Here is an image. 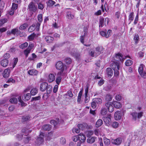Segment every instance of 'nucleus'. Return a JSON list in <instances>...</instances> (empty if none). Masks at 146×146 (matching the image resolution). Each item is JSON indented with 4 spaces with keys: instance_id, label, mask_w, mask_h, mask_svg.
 I'll list each match as a JSON object with an SVG mask.
<instances>
[{
    "instance_id": "nucleus-39",
    "label": "nucleus",
    "mask_w": 146,
    "mask_h": 146,
    "mask_svg": "<svg viewBox=\"0 0 146 146\" xmlns=\"http://www.w3.org/2000/svg\"><path fill=\"white\" fill-rule=\"evenodd\" d=\"M104 19L103 18H101L99 21V27H102L104 25Z\"/></svg>"
},
{
    "instance_id": "nucleus-13",
    "label": "nucleus",
    "mask_w": 146,
    "mask_h": 146,
    "mask_svg": "<svg viewBox=\"0 0 146 146\" xmlns=\"http://www.w3.org/2000/svg\"><path fill=\"white\" fill-rule=\"evenodd\" d=\"M10 70L9 69H5L3 71V77L5 78L8 77L9 75Z\"/></svg>"
},
{
    "instance_id": "nucleus-53",
    "label": "nucleus",
    "mask_w": 146,
    "mask_h": 146,
    "mask_svg": "<svg viewBox=\"0 0 146 146\" xmlns=\"http://www.w3.org/2000/svg\"><path fill=\"white\" fill-rule=\"evenodd\" d=\"M59 76H58L57 78L56 79V83L58 84H59L60 82V81L61 80L62 78L61 77V76H60L61 75H59Z\"/></svg>"
},
{
    "instance_id": "nucleus-56",
    "label": "nucleus",
    "mask_w": 146,
    "mask_h": 146,
    "mask_svg": "<svg viewBox=\"0 0 146 146\" xmlns=\"http://www.w3.org/2000/svg\"><path fill=\"white\" fill-rule=\"evenodd\" d=\"M7 21L6 19H4L0 20V27L2 26L4 23H6Z\"/></svg>"
},
{
    "instance_id": "nucleus-52",
    "label": "nucleus",
    "mask_w": 146,
    "mask_h": 146,
    "mask_svg": "<svg viewBox=\"0 0 146 146\" xmlns=\"http://www.w3.org/2000/svg\"><path fill=\"white\" fill-rule=\"evenodd\" d=\"M107 113V111L104 108H102V109L101 113L102 115H105Z\"/></svg>"
},
{
    "instance_id": "nucleus-42",
    "label": "nucleus",
    "mask_w": 146,
    "mask_h": 146,
    "mask_svg": "<svg viewBox=\"0 0 146 146\" xmlns=\"http://www.w3.org/2000/svg\"><path fill=\"white\" fill-rule=\"evenodd\" d=\"M82 94V91H80L78 94V97L77 101L78 103H80V102L81 100Z\"/></svg>"
},
{
    "instance_id": "nucleus-54",
    "label": "nucleus",
    "mask_w": 146,
    "mask_h": 146,
    "mask_svg": "<svg viewBox=\"0 0 146 146\" xmlns=\"http://www.w3.org/2000/svg\"><path fill=\"white\" fill-rule=\"evenodd\" d=\"M133 119L135 120L137 118V113L136 112H133L131 113Z\"/></svg>"
},
{
    "instance_id": "nucleus-26",
    "label": "nucleus",
    "mask_w": 146,
    "mask_h": 146,
    "mask_svg": "<svg viewBox=\"0 0 146 146\" xmlns=\"http://www.w3.org/2000/svg\"><path fill=\"white\" fill-rule=\"evenodd\" d=\"M144 66L143 64L140 65L138 68V72L140 74H142L143 72L144 71H143Z\"/></svg>"
},
{
    "instance_id": "nucleus-20",
    "label": "nucleus",
    "mask_w": 146,
    "mask_h": 146,
    "mask_svg": "<svg viewBox=\"0 0 146 146\" xmlns=\"http://www.w3.org/2000/svg\"><path fill=\"white\" fill-rule=\"evenodd\" d=\"M1 65L4 67H6L8 64V61L7 60L5 59L1 62Z\"/></svg>"
},
{
    "instance_id": "nucleus-48",
    "label": "nucleus",
    "mask_w": 146,
    "mask_h": 146,
    "mask_svg": "<svg viewBox=\"0 0 146 146\" xmlns=\"http://www.w3.org/2000/svg\"><path fill=\"white\" fill-rule=\"evenodd\" d=\"M112 126L114 128H117L119 126V123L116 121L113 122L112 123Z\"/></svg>"
},
{
    "instance_id": "nucleus-12",
    "label": "nucleus",
    "mask_w": 146,
    "mask_h": 146,
    "mask_svg": "<svg viewBox=\"0 0 146 146\" xmlns=\"http://www.w3.org/2000/svg\"><path fill=\"white\" fill-rule=\"evenodd\" d=\"M55 79V76L53 74H50L48 76V80L49 82H53Z\"/></svg>"
},
{
    "instance_id": "nucleus-33",
    "label": "nucleus",
    "mask_w": 146,
    "mask_h": 146,
    "mask_svg": "<svg viewBox=\"0 0 146 146\" xmlns=\"http://www.w3.org/2000/svg\"><path fill=\"white\" fill-rule=\"evenodd\" d=\"M37 92L38 90L36 88H34L32 89L30 92L31 94L33 96L35 95L37 93Z\"/></svg>"
},
{
    "instance_id": "nucleus-25",
    "label": "nucleus",
    "mask_w": 146,
    "mask_h": 146,
    "mask_svg": "<svg viewBox=\"0 0 146 146\" xmlns=\"http://www.w3.org/2000/svg\"><path fill=\"white\" fill-rule=\"evenodd\" d=\"M54 135L53 133L52 132H50L48 133L47 135V139L49 140L51 139L54 138Z\"/></svg>"
},
{
    "instance_id": "nucleus-30",
    "label": "nucleus",
    "mask_w": 146,
    "mask_h": 146,
    "mask_svg": "<svg viewBox=\"0 0 146 146\" xmlns=\"http://www.w3.org/2000/svg\"><path fill=\"white\" fill-rule=\"evenodd\" d=\"M17 98L19 102L21 104L22 106H25L27 104L25 103L22 100L21 96H19L17 97Z\"/></svg>"
},
{
    "instance_id": "nucleus-15",
    "label": "nucleus",
    "mask_w": 146,
    "mask_h": 146,
    "mask_svg": "<svg viewBox=\"0 0 146 146\" xmlns=\"http://www.w3.org/2000/svg\"><path fill=\"white\" fill-rule=\"evenodd\" d=\"M16 97H17V96H11V98L9 100V102L12 104H17L18 102V100Z\"/></svg>"
},
{
    "instance_id": "nucleus-31",
    "label": "nucleus",
    "mask_w": 146,
    "mask_h": 146,
    "mask_svg": "<svg viewBox=\"0 0 146 146\" xmlns=\"http://www.w3.org/2000/svg\"><path fill=\"white\" fill-rule=\"evenodd\" d=\"M44 141L43 138H38L36 140V142L37 145H40L42 144Z\"/></svg>"
},
{
    "instance_id": "nucleus-50",
    "label": "nucleus",
    "mask_w": 146,
    "mask_h": 146,
    "mask_svg": "<svg viewBox=\"0 0 146 146\" xmlns=\"http://www.w3.org/2000/svg\"><path fill=\"white\" fill-rule=\"evenodd\" d=\"M30 118V117L28 116H23L22 118V121L23 122L27 121Z\"/></svg>"
},
{
    "instance_id": "nucleus-64",
    "label": "nucleus",
    "mask_w": 146,
    "mask_h": 146,
    "mask_svg": "<svg viewBox=\"0 0 146 146\" xmlns=\"http://www.w3.org/2000/svg\"><path fill=\"white\" fill-rule=\"evenodd\" d=\"M33 47L34 44L32 43H30L27 48L31 50L33 48Z\"/></svg>"
},
{
    "instance_id": "nucleus-45",
    "label": "nucleus",
    "mask_w": 146,
    "mask_h": 146,
    "mask_svg": "<svg viewBox=\"0 0 146 146\" xmlns=\"http://www.w3.org/2000/svg\"><path fill=\"white\" fill-rule=\"evenodd\" d=\"M55 2L52 0H49L47 3V5L49 7L52 6L55 4Z\"/></svg>"
},
{
    "instance_id": "nucleus-34",
    "label": "nucleus",
    "mask_w": 146,
    "mask_h": 146,
    "mask_svg": "<svg viewBox=\"0 0 146 146\" xmlns=\"http://www.w3.org/2000/svg\"><path fill=\"white\" fill-rule=\"evenodd\" d=\"M93 101H94L96 103L100 104L102 102V100L100 98H96L93 99Z\"/></svg>"
},
{
    "instance_id": "nucleus-49",
    "label": "nucleus",
    "mask_w": 146,
    "mask_h": 146,
    "mask_svg": "<svg viewBox=\"0 0 146 146\" xmlns=\"http://www.w3.org/2000/svg\"><path fill=\"white\" fill-rule=\"evenodd\" d=\"M93 133V131L91 130L88 131L86 132V135H87L88 137L92 135Z\"/></svg>"
},
{
    "instance_id": "nucleus-8",
    "label": "nucleus",
    "mask_w": 146,
    "mask_h": 146,
    "mask_svg": "<svg viewBox=\"0 0 146 146\" xmlns=\"http://www.w3.org/2000/svg\"><path fill=\"white\" fill-rule=\"evenodd\" d=\"M110 115L108 116L103 117V119L106 125L107 126H109L111 123V120L110 117Z\"/></svg>"
},
{
    "instance_id": "nucleus-17",
    "label": "nucleus",
    "mask_w": 146,
    "mask_h": 146,
    "mask_svg": "<svg viewBox=\"0 0 146 146\" xmlns=\"http://www.w3.org/2000/svg\"><path fill=\"white\" fill-rule=\"evenodd\" d=\"M112 104L115 108L117 109L120 108L121 106V104L119 102L116 101L113 102Z\"/></svg>"
},
{
    "instance_id": "nucleus-11",
    "label": "nucleus",
    "mask_w": 146,
    "mask_h": 146,
    "mask_svg": "<svg viewBox=\"0 0 146 146\" xmlns=\"http://www.w3.org/2000/svg\"><path fill=\"white\" fill-rule=\"evenodd\" d=\"M121 114L120 111H117L114 114V118L116 120H119L121 119Z\"/></svg>"
},
{
    "instance_id": "nucleus-2",
    "label": "nucleus",
    "mask_w": 146,
    "mask_h": 146,
    "mask_svg": "<svg viewBox=\"0 0 146 146\" xmlns=\"http://www.w3.org/2000/svg\"><path fill=\"white\" fill-rule=\"evenodd\" d=\"M56 69L58 70H61L60 72L58 73L59 75H62L66 68V66L62 62L59 61L57 62L55 65Z\"/></svg>"
},
{
    "instance_id": "nucleus-46",
    "label": "nucleus",
    "mask_w": 146,
    "mask_h": 146,
    "mask_svg": "<svg viewBox=\"0 0 146 146\" xmlns=\"http://www.w3.org/2000/svg\"><path fill=\"white\" fill-rule=\"evenodd\" d=\"M31 50L27 48L24 51V53L26 56V57H27L29 54L30 53Z\"/></svg>"
},
{
    "instance_id": "nucleus-23",
    "label": "nucleus",
    "mask_w": 146,
    "mask_h": 146,
    "mask_svg": "<svg viewBox=\"0 0 146 146\" xmlns=\"http://www.w3.org/2000/svg\"><path fill=\"white\" fill-rule=\"evenodd\" d=\"M53 39V38L50 36H46L45 38V40L47 43H48L52 42Z\"/></svg>"
},
{
    "instance_id": "nucleus-55",
    "label": "nucleus",
    "mask_w": 146,
    "mask_h": 146,
    "mask_svg": "<svg viewBox=\"0 0 146 146\" xmlns=\"http://www.w3.org/2000/svg\"><path fill=\"white\" fill-rule=\"evenodd\" d=\"M138 13L135 17L133 22L134 24L135 25H136L138 21Z\"/></svg>"
},
{
    "instance_id": "nucleus-9",
    "label": "nucleus",
    "mask_w": 146,
    "mask_h": 146,
    "mask_svg": "<svg viewBox=\"0 0 146 146\" xmlns=\"http://www.w3.org/2000/svg\"><path fill=\"white\" fill-rule=\"evenodd\" d=\"M105 106L108 108L109 112H112L113 111L114 108L112 105L111 103L108 102L106 104Z\"/></svg>"
},
{
    "instance_id": "nucleus-27",
    "label": "nucleus",
    "mask_w": 146,
    "mask_h": 146,
    "mask_svg": "<svg viewBox=\"0 0 146 146\" xmlns=\"http://www.w3.org/2000/svg\"><path fill=\"white\" fill-rule=\"evenodd\" d=\"M51 127L49 125L46 124L43 126L42 127V129L43 130L47 131L50 130Z\"/></svg>"
},
{
    "instance_id": "nucleus-14",
    "label": "nucleus",
    "mask_w": 146,
    "mask_h": 146,
    "mask_svg": "<svg viewBox=\"0 0 146 146\" xmlns=\"http://www.w3.org/2000/svg\"><path fill=\"white\" fill-rule=\"evenodd\" d=\"M106 73L108 77H111L113 74V71L112 69L110 68H107L106 70Z\"/></svg>"
},
{
    "instance_id": "nucleus-32",
    "label": "nucleus",
    "mask_w": 146,
    "mask_h": 146,
    "mask_svg": "<svg viewBox=\"0 0 146 146\" xmlns=\"http://www.w3.org/2000/svg\"><path fill=\"white\" fill-rule=\"evenodd\" d=\"M134 13L133 12L130 13L128 16L129 20L130 21V22L132 21L134 18Z\"/></svg>"
},
{
    "instance_id": "nucleus-18",
    "label": "nucleus",
    "mask_w": 146,
    "mask_h": 146,
    "mask_svg": "<svg viewBox=\"0 0 146 146\" xmlns=\"http://www.w3.org/2000/svg\"><path fill=\"white\" fill-rule=\"evenodd\" d=\"M89 54L92 57H96L97 56L99 55V54H97V52L96 51V49L94 50H91L89 52Z\"/></svg>"
},
{
    "instance_id": "nucleus-5",
    "label": "nucleus",
    "mask_w": 146,
    "mask_h": 146,
    "mask_svg": "<svg viewBox=\"0 0 146 146\" xmlns=\"http://www.w3.org/2000/svg\"><path fill=\"white\" fill-rule=\"evenodd\" d=\"M114 58L115 61L117 62L121 61L122 62H123L124 60V58H123V55L119 53L116 54Z\"/></svg>"
},
{
    "instance_id": "nucleus-60",
    "label": "nucleus",
    "mask_w": 146,
    "mask_h": 146,
    "mask_svg": "<svg viewBox=\"0 0 146 146\" xmlns=\"http://www.w3.org/2000/svg\"><path fill=\"white\" fill-rule=\"evenodd\" d=\"M18 7V5L17 4H15L14 3H12V7L11 9H13L14 10H15L17 9Z\"/></svg>"
},
{
    "instance_id": "nucleus-44",
    "label": "nucleus",
    "mask_w": 146,
    "mask_h": 146,
    "mask_svg": "<svg viewBox=\"0 0 146 146\" xmlns=\"http://www.w3.org/2000/svg\"><path fill=\"white\" fill-rule=\"evenodd\" d=\"M104 143L106 145H109L110 143V141L109 139H108L106 138H104Z\"/></svg>"
},
{
    "instance_id": "nucleus-37",
    "label": "nucleus",
    "mask_w": 146,
    "mask_h": 146,
    "mask_svg": "<svg viewBox=\"0 0 146 146\" xmlns=\"http://www.w3.org/2000/svg\"><path fill=\"white\" fill-rule=\"evenodd\" d=\"M113 97L110 94H107L105 97L106 100L109 102L111 100Z\"/></svg>"
},
{
    "instance_id": "nucleus-63",
    "label": "nucleus",
    "mask_w": 146,
    "mask_h": 146,
    "mask_svg": "<svg viewBox=\"0 0 146 146\" xmlns=\"http://www.w3.org/2000/svg\"><path fill=\"white\" fill-rule=\"evenodd\" d=\"M73 15H71L69 12H68L67 13V17L69 19H71L72 18Z\"/></svg>"
},
{
    "instance_id": "nucleus-47",
    "label": "nucleus",
    "mask_w": 146,
    "mask_h": 146,
    "mask_svg": "<svg viewBox=\"0 0 146 146\" xmlns=\"http://www.w3.org/2000/svg\"><path fill=\"white\" fill-rule=\"evenodd\" d=\"M64 61L66 64H69L71 63L72 60L70 58H67L64 59Z\"/></svg>"
},
{
    "instance_id": "nucleus-4",
    "label": "nucleus",
    "mask_w": 146,
    "mask_h": 146,
    "mask_svg": "<svg viewBox=\"0 0 146 146\" xmlns=\"http://www.w3.org/2000/svg\"><path fill=\"white\" fill-rule=\"evenodd\" d=\"M112 31L110 30H108L107 33L106 30L105 31H102L100 32V34L103 36L105 37L106 38L109 37L112 34Z\"/></svg>"
},
{
    "instance_id": "nucleus-41",
    "label": "nucleus",
    "mask_w": 146,
    "mask_h": 146,
    "mask_svg": "<svg viewBox=\"0 0 146 146\" xmlns=\"http://www.w3.org/2000/svg\"><path fill=\"white\" fill-rule=\"evenodd\" d=\"M86 123H83V124H78L77 126L80 129H83L84 127L86 126Z\"/></svg>"
},
{
    "instance_id": "nucleus-6",
    "label": "nucleus",
    "mask_w": 146,
    "mask_h": 146,
    "mask_svg": "<svg viewBox=\"0 0 146 146\" xmlns=\"http://www.w3.org/2000/svg\"><path fill=\"white\" fill-rule=\"evenodd\" d=\"M89 88V85L87 84L86 85V87L85 90L84 102L85 103H87L89 101V98L88 96V89Z\"/></svg>"
},
{
    "instance_id": "nucleus-1",
    "label": "nucleus",
    "mask_w": 146,
    "mask_h": 146,
    "mask_svg": "<svg viewBox=\"0 0 146 146\" xmlns=\"http://www.w3.org/2000/svg\"><path fill=\"white\" fill-rule=\"evenodd\" d=\"M110 66L114 71V75L115 76H118L119 74V70L122 67V65L119 62L117 61L112 62Z\"/></svg>"
},
{
    "instance_id": "nucleus-24",
    "label": "nucleus",
    "mask_w": 146,
    "mask_h": 146,
    "mask_svg": "<svg viewBox=\"0 0 146 146\" xmlns=\"http://www.w3.org/2000/svg\"><path fill=\"white\" fill-rule=\"evenodd\" d=\"M39 35V34H35L34 33H33L32 35L29 36H28V38L29 40H33L35 37H37Z\"/></svg>"
},
{
    "instance_id": "nucleus-59",
    "label": "nucleus",
    "mask_w": 146,
    "mask_h": 146,
    "mask_svg": "<svg viewBox=\"0 0 146 146\" xmlns=\"http://www.w3.org/2000/svg\"><path fill=\"white\" fill-rule=\"evenodd\" d=\"M85 35H84L82 36H81L80 38V41L83 44H84V40H85V41H86V38H85Z\"/></svg>"
},
{
    "instance_id": "nucleus-10",
    "label": "nucleus",
    "mask_w": 146,
    "mask_h": 146,
    "mask_svg": "<svg viewBox=\"0 0 146 146\" xmlns=\"http://www.w3.org/2000/svg\"><path fill=\"white\" fill-rule=\"evenodd\" d=\"M48 84L46 82H43L40 86V90L42 92L44 91L46 89Z\"/></svg>"
},
{
    "instance_id": "nucleus-7",
    "label": "nucleus",
    "mask_w": 146,
    "mask_h": 146,
    "mask_svg": "<svg viewBox=\"0 0 146 146\" xmlns=\"http://www.w3.org/2000/svg\"><path fill=\"white\" fill-rule=\"evenodd\" d=\"M122 141V139L121 138H118L116 139H112L111 140V143L116 145H120Z\"/></svg>"
},
{
    "instance_id": "nucleus-16",
    "label": "nucleus",
    "mask_w": 146,
    "mask_h": 146,
    "mask_svg": "<svg viewBox=\"0 0 146 146\" xmlns=\"http://www.w3.org/2000/svg\"><path fill=\"white\" fill-rule=\"evenodd\" d=\"M31 95L30 93L24 94L23 96V100L25 101H28L30 99Z\"/></svg>"
},
{
    "instance_id": "nucleus-62",
    "label": "nucleus",
    "mask_w": 146,
    "mask_h": 146,
    "mask_svg": "<svg viewBox=\"0 0 146 146\" xmlns=\"http://www.w3.org/2000/svg\"><path fill=\"white\" fill-rule=\"evenodd\" d=\"M38 8L39 9H40L41 10H42L44 8V6L41 3H39L38 4Z\"/></svg>"
},
{
    "instance_id": "nucleus-51",
    "label": "nucleus",
    "mask_w": 146,
    "mask_h": 146,
    "mask_svg": "<svg viewBox=\"0 0 146 146\" xmlns=\"http://www.w3.org/2000/svg\"><path fill=\"white\" fill-rule=\"evenodd\" d=\"M35 25H32L30 26L28 29V31L30 32H32L35 29Z\"/></svg>"
},
{
    "instance_id": "nucleus-38",
    "label": "nucleus",
    "mask_w": 146,
    "mask_h": 146,
    "mask_svg": "<svg viewBox=\"0 0 146 146\" xmlns=\"http://www.w3.org/2000/svg\"><path fill=\"white\" fill-rule=\"evenodd\" d=\"M28 45V44L27 42H25L19 45V47L22 49H23L27 47Z\"/></svg>"
},
{
    "instance_id": "nucleus-19",
    "label": "nucleus",
    "mask_w": 146,
    "mask_h": 146,
    "mask_svg": "<svg viewBox=\"0 0 146 146\" xmlns=\"http://www.w3.org/2000/svg\"><path fill=\"white\" fill-rule=\"evenodd\" d=\"M28 73L31 75H36L38 74V71L35 69L29 70Z\"/></svg>"
},
{
    "instance_id": "nucleus-61",
    "label": "nucleus",
    "mask_w": 146,
    "mask_h": 146,
    "mask_svg": "<svg viewBox=\"0 0 146 146\" xmlns=\"http://www.w3.org/2000/svg\"><path fill=\"white\" fill-rule=\"evenodd\" d=\"M19 31L17 29H15L11 30V32L12 34L15 35L16 32L18 33H19Z\"/></svg>"
},
{
    "instance_id": "nucleus-40",
    "label": "nucleus",
    "mask_w": 146,
    "mask_h": 146,
    "mask_svg": "<svg viewBox=\"0 0 146 146\" xmlns=\"http://www.w3.org/2000/svg\"><path fill=\"white\" fill-rule=\"evenodd\" d=\"M52 88L51 85H48L46 89V92L48 94H49L52 91Z\"/></svg>"
},
{
    "instance_id": "nucleus-35",
    "label": "nucleus",
    "mask_w": 146,
    "mask_h": 146,
    "mask_svg": "<svg viewBox=\"0 0 146 146\" xmlns=\"http://www.w3.org/2000/svg\"><path fill=\"white\" fill-rule=\"evenodd\" d=\"M28 26V24L27 23H25L20 26L19 29L21 30H23L25 29Z\"/></svg>"
},
{
    "instance_id": "nucleus-22",
    "label": "nucleus",
    "mask_w": 146,
    "mask_h": 146,
    "mask_svg": "<svg viewBox=\"0 0 146 146\" xmlns=\"http://www.w3.org/2000/svg\"><path fill=\"white\" fill-rule=\"evenodd\" d=\"M79 140L81 141V142H84L86 139V137L85 135L82 133H80L79 134Z\"/></svg>"
},
{
    "instance_id": "nucleus-57",
    "label": "nucleus",
    "mask_w": 146,
    "mask_h": 146,
    "mask_svg": "<svg viewBox=\"0 0 146 146\" xmlns=\"http://www.w3.org/2000/svg\"><path fill=\"white\" fill-rule=\"evenodd\" d=\"M139 39V36L138 35H135L134 37V39L135 40V43H137Z\"/></svg>"
},
{
    "instance_id": "nucleus-21",
    "label": "nucleus",
    "mask_w": 146,
    "mask_h": 146,
    "mask_svg": "<svg viewBox=\"0 0 146 146\" xmlns=\"http://www.w3.org/2000/svg\"><path fill=\"white\" fill-rule=\"evenodd\" d=\"M95 141V138L93 137H90L87 140L88 143H94Z\"/></svg>"
},
{
    "instance_id": "nucleus-36",
    "label": "nucleus",
    "mask_w": 146,
    "mask_h": 146,
    "mask_svg": "<svg viewBox=\"0 0 146 146\" xmlns=\"http://www.w3.org/2000/svg\"><path fill=\"white\" fill-rule=\"evenodd\" d=\"M50 123L51 124L54 125V127L57 128L58 126L57 125L58 124V122L56 121L54 119L51 120L50 121Z\"/></svg>"
},
{
    "instance_id": "nucleus-58",
    "label": "nucleus",
    "mask_w": 146,
    "mask_h": 146,
    "mask_svg": "<svg viewBox=\"0 0 146 146\" xmlns=\"http://www.w3.org/2000/svg\"><path fill=\"white\" fill-rule=\"evenodd\" d=\"M115 98L117 101H120L122 99V97L121 95L117 94L115 96Z\"/></svg>"
},
{
    "instance_id": "nucleus-28",
    "label": "nucleus",
    "mask_w": 146,
    "mask_h": 146,
    "mask_svg": "<svg viewBox=\"0 0 146 146\" xmlns=\"http://www.w3.org/2000/svg\"><path fill=\"white\" fill-rule=\"evenodd\" d=\"M103 122L101 119H98L96 122V127H98L101 126L103 124Z\"/></svg>"
},
{
    "instance_id": "nucleus-3",
    "label": "nucleus",
    "mask_w": 146,
    "mask_h": 146,
    "mask_svg": "<svg viewBox=\"0 0 146 146\" xmlns=\"http://www.w3.org/2000/svg\"><path fill=\"white\" fill-rule=\"evenodd\" d=\"M29 9L31 11L35 12L37 10V6L33 2L30 3L28 6Z\"/></svg>"
},
{
    "instance_id": "nucleus-29",
    "label": "nucleus",
    "mask_w": 146,
    "mask_h": 146,
    "mask_svg": "<svg viewBox=\"0 0 146 146\" xmlns=\"http://www.w3.org/2000/svg\"><path fill=\"white\" fill-rule=\"evenodd\" d=\"M96 51L97 52V54L99 55L102 52L103 50V48L102 46H98L95 48Z\"/></svg>"
},
{
    "instance_id": "nucleus-43",
    "label": "nucleus",
    "mask_w": 146,
    "mask_h": 146,
    "mask_svg": "<svg viewBox=\"0 0 146 146\" xmlns=\"http://www.w3.org/2000/svg\"><path fill=\"white\" fill-rule=\"evenodd\" d=\"M133 64V62L130 60H127L125 62V65L127 66H129Z\"/></svg>"
}]
</instances>
